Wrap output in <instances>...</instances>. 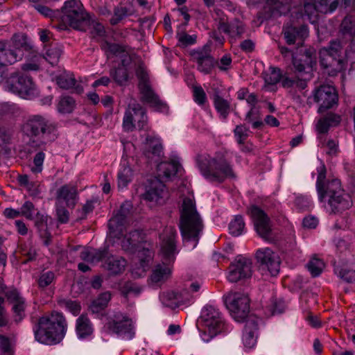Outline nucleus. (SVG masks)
<instances>
[{
    "mask_svg": "<svg viewBox=\"0 0 355 355\" xmlns=\"http://www.w3.org/2000/svg\"><path fill=\"white\" fill-rule=\"evenodd\" d=\"M21 129L23 135L28 139V146L35 150L43 149L58 137L56 123L41 114L29 116Z\"/></svg>",
    "mask_w": 355,
    "mask_h": 355,
    "instance_id": "f257e3e1",
    "label": "nucleus"
},
{
    "mask_svg": "<svg viewBox=\"0 0 355 355\" xmlns=\"http://www.w3.org/2000/svg\"><path fill=\"white\" fill-rule=\"evenodd\" d=\"M317 170L318 175L316 187L320 201L323 202L328 198V203L334 213L349 209L352 202L349 200V197L345 195L343 189H341L340 180L332 179L325 182L327 171L323 164Z\"/></svg>",
    "mask_w": 355,
    "mask_h": 355,
    "instance_id": "f03ea898",
    "label": "nucleus"
},
{
    "mask_svg": "<svg viewBox=\"0 0 355 355\" xmlns=\"http://www.w3.org/2000/svg\"><path fill=\"white\" fill-rule=\"evenodd\" d=\"M67 327V321L62 313L56 312L51 318L41 317L33 327L35 338L42 344L59 343L66 334Z\"/></svg>",
    "mask_w": 355,
    "mask_h": 355,
    "instance_id": "7ed1b4c3",
    "label": "nucleus"
},
{
    "mask_svg": "<svg viewBox=\"0 0 355 355\" xmlns=\"http://www.w3.org/2000/svg\"><path fill=\"white\" fill-rule=\"evenodd\" d=\"M180 212L179 227L183 241L192 242L193 248H195L203 230L202 220L195 202L189 198H184Z\"/></svg>",
    "mask_w": 355,
    "mask_h": 355,
    "instance_id": "20e7f679",
    "label": "nucleus"
},
{
    "mask_svg": "<svg viewBox=\"0 0 355 355\" xmlns=\"http://www.w3.org/2000/svg\"><path fill=\"white\" fill-rule=\"evenodd\" d=\"M352 51L343 40L336 39L320 50V64L330 76H335L344 69L345 60Z\"/></svg>",
    "mask_w": 355,
    "mask_h": 355,
    "instance_id": "39448f33",
    "label": "nucleus"
},
{
    "mask_svg": "<svg viewBox=\"0 0 355 355\" xmlns=\"http://www.w3.org/2000/svg\"><path fill=\"white\" fill-rule=\"evenodd\" d=\"M196 162L202 175L211 182L221 183L226 178H236L232 165L224 157L215 159L208 155H198Z\"/></svg>",
    "mask_w": 355,
    "mask_h": 355,
    "instance_id": "423d86ee",
    "label": "nucleus"
},
{
    "mask_svg": "<svg viewBox=\"0 0 355 355\" xmlns=\"http://www.w3.org/2000/svg\"><path fill=\"white\" fill-rule=\"evenodd\" d=\"M59 23L55 26L60 30L69 27L86 31L89 27V14L80 1L69 0L61 8Z\"/></svg>",
    "mask_w": 355,
    "mask_h": 355,
    "instance_id": "0eeeda50",
    "label": "nucleus"
},
{
    "mask_svg": "<svg viewBox=\"0 0 355 355\" xmlns=\"http://www.w3.org/2000/svg\"><path fill=\"white\" fill-rule=\"evenodd\" d=\"M121 248L130 254H137L140 267L146 270L152 259L153 252L149 243L144 240L142 230H135L125 234L121 241Z\"/></svg>",
    "mask_w": 355,
    "mask_h": 355,
    "instance_id": "6e6552de",
    "label": "nucleus"
},
{
    "mask_svg": "<svg viewBox=\"0 0 355 355\" xmlns=\"http://www.w3.org/2000/svg\"><path fill=\"white\" fill-rule=\"evenodd\" d=\"M176 232L171 230L168 235L162 241L161 252L164 259L163 264H158L153 270L151 280L153 283L159 284L166 281L171 276V270L167 266L173 262L176 252L175 238Z\"/></svg>",
    "mask_w": 355,
    "mask_h": 355,
    "instance_id": "1a4fd4ad",
    "label": "nucleus"
},
{
    "mask_svg": "<svg viewBox=\"0 0 355 355\" xmlns=\"http://www.w3.org/2000/svg\"><path fill=\"white\" fill-rule=\"evenodd\" d=\"M200 318L207 328L201 335L202 339L205 342H209L227 329L220 312L213 306H206L202 311Z\"/></svg>",
    "mask_w": 355,
    "mask_h": 355,
    "instance_id": "9d476101",
    "label": "nucleus"
},
{
    "mask_svg": "<svg viewBox=\"0 0 355 355\" xmlns=\"http://www.w3.org/2000/svg\"><path fill=\"white\" fill-rule=\"evenodd\" d=\"M292 62L295 72L298 76L306 75V78H311L312 71L317 62V53L313 47L301 49L298 53L292 54Z\"/></svg>",
    "mask_w": 355,
    "mask_h": 355,
    "instance_id": "9b49d317",
    "label": "nucleus"
},
{
    "mask_svg": "<svg viewBox=\"0 0 355 355\" xmlns=\"http://www.w3.org/2000/svg\"><path fill=\"white\" fill-rule=\"evenodd\" d=\"M224 302L235 320L243 322L248 316L250 299L247 295L237 292L230 293L224 297Z\"/></svg>",
    "mask_w": 355,
    "mask_h": 355,
    "instance_id": "f8f14e48",
    "label": "nucleus"
},
{
    "mask_svg": "<svg viewBox=\"0 0 355 355\" xmlns=\"http://www.w3.org/2000/svg\"><path fill=\"white\" fill-rule=\"evenodd\" d=\"M148 117L146 109L139 103L134 102L128 105L123 120V127L125 131L132 132L147 128Z\"/></svg>",
    "mask_w": 355,
    "mask_h": 355,
    "instance_id": "ddd939ff",
    "label": "nucleus"
},
{
    "mask_svg": "<svg viewBox=\"0 0 355 355\" xmlns=\"http://www.w3.org/2000/svg\"><path fill=\"white\" fill-rule=\"evenodd\" d=\"M313 100L319 105L318 112L320 114L337 106L338 96L334 87L322 85L315 89L313 93Z\"/></svg>",
    "mask_w": 355,
    "mask_h": 355,
    "instance_id": "4468645a",
    "label": "nucleus"
},
{
    "mask_svg": "<svg viewBox=\"0 0 355 355\" xmlns=\"http://www.w3.org/2000/svg\"><path fill=\"white\" fill-rule=\"evenodd\" d=\"M5 87L7 90L26 98L32 93L34 84L31 77L26 73L16 72L6 80Z\"/></svg>",
    "mask_w": 355,
    "mask_h": 355,
    "instance_id": "2eb2a0df",
    "label": "nucleus"
},
{
    "mask_svg": "<svg viewBox=\"0 0 355 355\" xmlns=\"http://www.w3.org/2000/svg\"><path fill=\"white\" fill-rule=\"evenodd\" d=\"M248 214L252 218L257 234L263 239H272L270 220L268 215L257 205H251L248 209Z\"/></svg>",
    "mask_w": 355,
    "mask_h": 355,
    "instance_id": "dca6fc26",
    "label": "nucleus"
},
{
    "mask_svg": "<svg viewBox=\"0 0 355 355\" xmlns=\"http://www.w3.org/2000/svg\"><path fill=\"white\" fill-rule=\"evenodd\" d=\"M105 327L109 332L120 336H126L128 339H132L135 336L132 320L120 312L110 318Z\"/></svg>",
    "mask_w": 355,
    "mask_h": 355,
    "instance_id": "f3484780",
    "label": "nucleus"
},
{
    "mask_svg": "<svg viewBox=\"0 0 355 355\" xmlns=\"http://www.w3.org/2000/svg\"><path fill=\"white\" fill-rule=\"evenodd\" d=\"M105 258H107L105 267L110 274L119 275L125 270L126 261L123 257L119 258L112 255L108 257V252L106 249L102 250L90 249V263L98 262Z\"/></svg>",
    "mask_w": 355,
    "mask_h": 355,
    "instance_id": "a211bd4d",
    "label": "nucleus"
},
{
    "mask_svg": "<svg viewBox=\"0 0 355 355\" xmlns=\"http://www.w3.org/2000/svg\"><path fill=\"white\" fill-rule=\"evenodd\" d=\"M228 279L231 282H237L252 276V262L244 257H238L229 267Z\"/></svg>",
    "mask_w": 355,
    "mask_h": 355,
    "instance_id": "6ab92c4d",
    "label": "nucleus"
},
{
    "mask_svg": "<svg viewBox=\"0 0 355 355\" xmlns=\"http://www.w3.org/2000/svg\"><path fill=\"white\" fill-rule=\"evenodd\" d=\"M256 258L262 270H267L272 276H276L279 272V261L277 256L269 248L257 251Z\"/></svg>",
    "mask_w": 355,
    "mask_h": 355,
    "instance_id": "aec40b11",
    "label": "nucleus"
},
{
    "mask_svg": "<svg viewBox=\"0 0 355 355\" xmlns=\"http://www.w3.org/2000/svg\"><path fill=\"white\" fill-rule=\"evenodd\" d=\"M168 196L165 184L158 179L153 180L143 194L144 200L157 205L164 204Z\"/></svg>",
    "mask_w": 355,
    "mask_h": 355,
    "instance_id": "412c9836",
    "label": "nucleus"
},
{
    "mask_svg": "<svg viewBox=\"0 0 355 355\" xmlns=\"http://www.w3.org/2000/svg\"><path fill=\"white\" fill-rule=\"evenodd\" d=\"M190 55L198 64V69L209 74L214 65V59L210 54V48L205 45L202 48L191 51Z\"/></svg>",
    "mask_w": 355,
    "mask_h": 355,
    "instance_id": "4be33fe9",
    "label": "nucleus"
},
{
    "mask_svg": "<svg viewBox=\"0 0 355 355\" xmlns=\"http://www.w3.org/2000/svg\"><path fill=\"white\" fill-rule=\"evenodd\" d=\"M133 208L130 201H125L114 214L108 221V228L111 233L121 232L123 227L126 223L128 216L131 214Z\"/></svg>",
    "mask_w": 355,
    "mask_h": 355,
    "instance_id": "5701e85b",
    "label": "nucleus"
},
{
    "mask_svg": "<svg viewBox=\"0 0 355 355\" xmlns=\"http://www.w3.org/2000/svg\"><path fill=\"white\" fill-rule=\"evenodd\" d=\"M8 301L12 304L13 318L15 322H21L26 316L25 300L15 288L9 290L6 293Z\"/></svg>",
    "mask_w": 355,
    "mask_h": 355,
    "instance_id": "b1692460",
    "label": "nucleus"
},
{
    "mask_svg": "<svg viewBox=\"0 0 355 355\" xmlns=\"http://www.w3.org/2000/svg\"><path fill=\"white\" fill-rule=\"evenodd\" d=\"M138 87L141 95V101L142 102L148 103L156 110L162 112H165L168 110L167 105L159 98L158 96L151 88L150 83L141 85L138 86Z\"/></svg>",
    "mask_w": 355,
    "mask_h": 355,
    "instance_id": "393cba45",
    "label": "nucleus"
},
{
    "mask_svg": "<svg viewBox=\"0 0 355 355\" xmlns=\"http://www.w3.org/2000/svg\"><path fill=\"white\" fill-rule=\"evenodd\" d=\"M159 299L164 306L175 309L182 303L189 302L192 299V295L189 294L187 289H185L180 293L173 291L164 292L160 294Z\"/></svg>",
    "mask_w": 355,
    "mask_h": 355,
    "instance_id": "a878e982",
    "label": "nucleus"
},
{
    "mask_svg": "<svg viewBox=\"0 0 355 355\" xmlns=\"http://www.w3.org/2000/svg\"><path fill=\"white\" fill-rule=\"evenodd\" d=\"M292 0H266L265 9L268 8V13L263 15L260 12L258 14V18L263 19L275 15H285L290 10V6Z\"/></svg>",
    "mask_w": 355,
    "mask_h": 355,
    "instance_id": "bb28decb",
    "label": "nucleus"
},
{
    "mask_svg": "<svg viewBox=\"0 0 355 355\" xmlns=\"http://www.w3.org/2000/svg\"><path fill=\"white\" fill-rule=\"evenodd\" d=\"M22 53L20 51L13 50L11 48L10 42L0 41V64L7 66L13 64L21 60Z\"/></svg>",
    "mask_w": 355,
    "mask_h": 355,
    "instance_id": "cd10ccee",
    "label": "nucleus"
},
{
    "mask_svg": "<svg viewBox=\"0 0 355 355\" xmlns=\"http://www.w3.org/2000/svg\"><path fill=\"white\" fill-rule=\"evenodd\" d=\"M76 189L73 186L65 184L57 191L56 205H62L73 209L76 203Z\"/></svg>",
    "mask_w": 355,
    "mask_h": 355,
    "instance_id": "c85d7f7f",
    "label": "nucleus"
},
{
    "mask_svg": "<svg viewBox=\"0 0 355 355\" xmlns=\"http://www.w3.org/2000/svg\"><path fill=\"white\" fill-rule=\"evenodd\" d=\"M283 33L288 44H294L297 40H302L309 34L308 26L305 24L299 26L287 25L284 27Z\"/></svg>",
    "mask_w": 355,
    "mask_h": 355,
    "instance_id": "c756f323",
    "label": "nucleus"
},
{
    "mask_svg": "<svg viewBox=\"0 0 355 355\" xmlns=\"http://www.w3.org/2000/svg\"><path fill=\"white\" fill-rule=\"evenodd\" d=\"M260 320L256 317L250 316L245 322L243 340L244 345L249 348L252 347L257 343V333Z\"/></svg>",
    "mask_w": 355,
    "mask_h": 355,
    "instance_id": "7c9ffc66",
    "label": "nucleus"
},
{
    "mask_svg": "<svg viewBox=\"0 0 355 355\" xmlns=\"http://www.w3.org/2000/svg\"><path fill=\"white\" fill-rule=\"evenodd\" d=\"M57 85L63 89H73L76 94H81L83 92V87L76 83L73 75L63 73L56 77Z\"/></svg>",
    "mask_w": 355,
    "mask_h": 355,
    "instance_id": "2f4dec72",
    "label": "nucleus"
},
{
    "mask_svg": "<svg viewBox=\"0 0 355 355\" xmlns=\"http://www.w3.org/2000/svg\"><path fill=\"white\" fill-rule=\"evenodd\" d=\"M162 150V146L158 139L150 136L146 137L143 153L147 158L152 159L153 156L159 157Z\"/></svg>",
    "mask_w": 355,
    "mask_h": 355,
    "instance_id": "473e14b6",
    "label": "nucleus"
},
{
    "mask_svg": "<svg viewBox=\"0 0 355 355\" xmlns=\"http://www.w3.org/2000/svg\"><path fill=\"white\" fill-rule=\"evenodd\" d=\"M56 302L60 309L69 311L74 316H77L80 313L81 305L80 302L77 300H73L63 296H58L56 298Z\"/></svg>",
    "mask_w": 355,
    "mask_h": 355,
    "instance_id": "72a5a7b5",
    "label": "nucleus"
},
{
    "mask_svg": "<svg viewBox=\"0 0 355 355\" xmlns=\"http://www.w3.org/2000/svg\"><path fill=\"white\" fill-rule=\"evenodd\" d=\"M338 33L343 37L349 38L355 35V16L346 15L339 26Z\"/></svg>",
    "mask_w": 355,
    "mask_h": 355,
    "instance_id": "f704fd0d",
    "label": "nucleus"
},
{
    "mask_svg": "<svg viewBox=\"0 0 355 355\" xmlns=\"http://www.w3.org/2000/svg\"><path fill=\"white\" fill-rule=\"evenodd\" d=\"M213 101L214 107L219 113L220 117L223 120H226L231 111L230 102L224 99L218 94H215L214 95Z\"/></svg>",
    "mask_w": 355,
    "mask_h": 355,
    "instance_id": "c9c22d12",
    "label": "nucleus"
},
{
    "mask_svg": "<svg viewBox=\"0 0 355 355\" xmlns=\"http://www.w3.org/2000/svg\"><path fill=\"white\" fill-rule=\"evenodd\" d=\"M125 61L122 60L121 64L117 67L110 69V75L119 85H124L128 80V69L124 64Z\"/></svg>",
    "mask_w": 355,
    "mask_h": 355,
    "instance_id": "e433bc0d",
    "label": "nucleus"
},
{
    "mask_svg": "<svg viewBox=\"0 0 355 355\" xmlns=\"http://www.w3.org/2000/svg\"><path fill=\"white\" fill-rule=\"evenodd\" d=\"M76 332L79 339H85L89 336V317L87 313H83L77 318Z\"/></svg>",
    "mask_w": 355,
    "mask_h": 355,
    "instance_id": "4c0bfd02",
    "label": "nucleus"
},
{
    "mask_svg": "<svg viewBox=\"0 0 355 355\" xmlns=\"http://www.w3.org/2000/svg\"><path fill=\"white\" fill-rule=\"evenodd\" d=\"M180 167V165L175 161L161 162L157 165V171L159 176L170 178L177 174Z\"/></svg>",
    "mask_w": 355,
    "mask_h": 355,
    "instance_id": "58836bf2",
    "label": "nucleus"
},
{
    "mask_svg": "<svg viewBox=\"0 0 355 355\" xmlns=\"http://www.w3.org/2000/svg\"><path fill=\"white\" fill-rule=\"evenodd\" d=\"M110 299L111 295L110 292L107 291L101 293L98 297L94 300L92 304H90V310L93 313L103 311L107 307Z\"/></svg>",
    "mask_w": 355,
    "mask_h": 355,
    "instance_id": "ea45409f",
    "label": "nucleus"
},
{
    "mask_svg": "<svg viewBox=\"0 0 355 355\" xmlns=\"http://www.w3.org/2000/svg\"><path fill=\"white\" fill-rule=\"evenodd\" d=\"M245 121L248 123H252V126L254 129L260 130L264 126V123L261 120L259 112L255 107H251V109L245 115Z\"/></svg>",
    "mask_w": 355,
    "mask_h": 355,
    "instance_id": "a19ab883",
    "label": "nucleus"
},
{
    "mask_svg": "<svg viewBox=\"0 0 355 355\" xmlns=\"http://www.w3.org/2000/svg\"><path fill=\"white\" fill-rule=\"evenodd\" d=\"M76 106V101L69 96H62L58 104L59 112L69 114L72 112Z\"/></svg>",
    "mask_w": 355,
    "mask_h": 355,
    "instance_id": "79ce46f5",
    "label": "nucleus"
},
{
    "mask_svg": "<svg viewBox=\"0 0 355 355\" xmlns=\"http://www.w3.org/2000/svg\"><path fill=\"white\" fill-rule=\"evenodd\" d=\"M132 170L129 166H124L118 173V187L123 189L131 182Z\"/></svg>",
    "mask_w": 355,
    "mask_h": 355,
    "instance_id": "37998d69",
    "label": "nucleus"
},
{
    "mask_svg": "<svg viewBox=\"0 0 355 355\" xmlns=\"http://www.w3.org/2000/svg\"><path fill=\"white\" fill-rule=\"evenodd\" d=\"M130 15V10L127 7L123 6V3L121 2L114 8V15L110 19V22L112 26H115Z\"/></svg>",
    "mask_w": 355,
    "mask_h": 355,
    "instance_id": "c03bdc74",
    "label": "nucleus"
},
{
    "mask_svg": "<svg viewBox=\"0 0 355 355\" xmlns=\"http://www.w3.org/2000/svg\"><path fill=\"white\" fill-rule=\"evenodd\" d=\"M90 34L96 40H104L107 34L104 26L92 19L90 15Z\"/></svg>",
    "mask_w": 355,
    "mask_h": 355,
    "instance_id": "a18cd8bd",
    "label": "nucleus"
},
{
    "mask_svg": "<svg viewBox=\"0 0 355 355\" xmlns=\"http://www.w3.org/2000/svg\"><path fill=\"white\" fill-rule=\"evenodd\" d=\"M245 223L241 216L237 215L229 225L230 233L234 236H240L244 230Z\"/></svg>",
    "mask_w": 355,
    "mask_h": 355,
    "instance_id": "49530a36",
    "label": "nucleus"
},
{
    "mask_svg": "<svg viewBox=\"0 0 355 355\" xmlns=\"http://www.w3.org/2000/svg\"><path fill=\"white\" fill-rule=\"evenodd\" d=\"M61 54L62 49L59 46H51L50 48L46 50L44 58L53 66L58 64Z\"/></svg>",
    "mask_w": 355,
    "mask_h": 355,
    "instance_id": "de8ad7c7",
    "label": "nucleus"
},
{
    "mask_svg": "<svg viewBox=\"0 0 355 355\" xmlns=\"http://www.w3.org/2000/svg\"><path fill=\"white\" fill-rule=\"evenodd\" d=\"M55 279V273L52 271H42L37 280V283L40 289H44L51 284Z\"/></svg>",
    "mask_w": 355,
    "mask_h": 355,
    "instance_id": "09e8293b",
    "label": "nucleus"
},
{
    "mask_svg": "<svg viewBox=\"0 0 355 355\" xmlns=\"http://www.w3.org/2000/svg\"><path fill=\"white\" fill-rule=\"evenodd\" d=\"M307 268L313 277L319 276L324 267V263L322 259L313 257L307 263Z\"/></svg>",
    "mask_w": 355,
    "mask_h": 355,
    "instance_id": "8fccbe9b",
    "label": "nucleus"
},
{
    "mask_svg": "<svg viewBox=\"0 0 355 355\" xmlns=\"http://www.w3.org/2000/svg\"><path fill=\"white\" fill-rule=\"evenodd\" d=\"M35 8L42 15L46 17H49L52 20L57 19L59 21L60 11V10H53L49 7L37 4L34 6Z\"/></svg>",
    "mask_w": 355,
    "mask_h": 355,
    "instance_id": "3c124183",
    "label": "nucleus"
},
{
    "mask_svg": "<svg viewBox=\"0 0 355 355\" xmlns=\"http://www.w3.org/2000/svg\"><path fill=\"white\" fill-rule=\"evenodd\" d=\"M270 73L266 75L265 82L268 85H274L278 83L282 78V74L279 68L270 67Z\"/></svg>",
    "mask_w": 355,
    "mask_h": 355,
    "instance_id": "603ef678",
    "label": "nucleus"
},
{
    "mask_svg": "<svg viewBox=\"0 0 355 355\" xmlns=\"http://www.w3.org/2000/svg\"><path fill=\"white\" fill-rule=\"evenodd\" d=\"M45 153L43 150H40L35 155L33 160V166L31 168L33 173H39L42 171Z\"/></svg>",
    "mask_w": 355,
    "mask_h": 355,
    "instance_id": "864d4df0",
    "label": "nucleus"
},
{
    "mask_svg": "<svg viewBox=\"0 0 355 355\" xmlns=\"http://www.w3.org/2000/svg\"><path fill=\"white\" fill-rule=\"evenodd\" d=\"M248 131L249 128L245 124H241L236 126L234 130V133L239 144H244L245 140L248 137Z\"/></svg>",
    "mask_w": 355,
    "mask_h": 355,
    "instance_id": "5fc2aeb1",
    "label": "nucleus"
},
{
    "mask_svg": "<svg viewBox=\"0 0 355 355\" xmlns=\"http://www.w3.org/2000/svg\"><path fill=\"white\" fill-rule=\"evenodd\" d=\"M338 276L347 283L355 284V265L349 268H341Z\"/></svg>",
    "mask_w": 355,
    "mask_h": 355,
    "instance_id": "6e6d98bb",
    "label": "nucleus"
},
{
    "mask_svg": "<svg viewBox=\"0 0 355 355\" xmlns=\"http://www.w3.org/2000/svg\"><path fill=\"white\" fill-rule=\"evenodd\" d=\"M101 48L105 53L112 55H117L124 51L123 47L116 43H111L107 41H103Z\"/></svg>",
    "mask_w": 355,
    "mask_h": 355,
    "instance_id": "4d7b16f0",
    "label": "nucleus"
},
{
    "mask_svg": "<svg viewBox=\"0 0 355 355\" xmlns=\"http://www.w3.org/2000/svg\"><path fill=\"white\" fill-rule=\"evenodd\" d=\"M285 303L282 299H277L272 297L271 299V303L269 306V311L272 315L281 314L284 311Z\"/></svg>",
    "mask_w": 355,
    "mask_h": 355,
    "instance_id": "13d9d810",
    "label": "nucleus"
},
{
    "mask_svg": "<svg viewBox=\"0 0 355 355\" xmlns=\"http://www.w3.org/2000/svg\"><path fill=\"white\" fill-rule=\"evenodd\" d=\"M67 207L62 205H56V216L58 223L66 224L69 220V212Z\"/></svg>",
    "mask_w": 355,
    "mask_h": 355,
    "instance_id": "bf43d9fd",
    "label": "nucleus"
},
{
    "mask_svg": "<svg viewBox=\"0 0 355 355\" xmlns=\"http://www.w3.org/2000/svg\"><path fill=\"white\" fill-rule=\"evenodd\" d=\"M26 39V36L24 35H14L12 38V42L14 45V49H12L20 51L21 53V49H28L29 46Z\"/></svg>",
    "mask_w": 355,
    "mask_h": 355,
    "instance_id": "052dcab7",
    "label": "nucleus"
},
{
    "mask_svg": "<svg viewBox=\"0 0 355 355\" xmlns=\"http://www.w3.org/2000/svg\"><path fill=\"white\" fill-rule=\"evenodd\" d=\"M304 13L311 19L312 17L317 16V13L320 12L319 6L314 2L305 1L304 3Z\"/></svg>",
    "mask_w": 355,
    "mask_h": 355,
    "instance_id": "680f3d73",
    "label": "nucleus"
},
{
    "mask_svg": "<svg viewBox=\"0 0 355 355\" xmlns=\"http://www.w3.org/2000/svg\"><path fill=\"white\" fill-rule=\"evenodd\" d=\"M12 133L11 128L0 125V146L10 144Z\"/></svg>",
    "mask_w": 355,
    "mask_h": 355,
    "instance_id": "e2e57ef3",
    "label": "nucleus"
},
{
    "mask_svg": "<svg viewBox=\"0 0 355 355\" xmlns=\"http://www.w3.org/2000/svg\"><path fill=\"white\" fill-rule=\"evenodd\" d=\"M179 42L184 46L194 44L196 42V35H188L187 33L182 32L178 33L177 35Z\"/></svg>",
    "mask_w": 355,
    "mask_h": 355,
    "instance_id": "0e129e2a",
    "label": "nucleus"
},
{
    "mask_svg": "<svg viewBox=\"0 0 355 355\" xmlns=\"http://www.w3.org/2000/svg\"><path fill=\"white\" fill-rule=\"evenodd\" d=\"M193 99L196 103L200 105H202L207 101V95L200 86H196L193 87Z\"/></svg>",
    "mask_w": 355,
    "mask_h": 355,
    "instance_id": "69168bd1",
    "label": "nucleus"
},
{
    "mask_svg": "<svg viewBox=\"0 0 355 355\" xmlns=\"http://www.w3.org/2000/svg\"><path fill=\"white\" fill-rule=\"evenodd\" d=\"M34 209V205L31 201H26L20 208V213L27 219L32 220Z\"/></svg>",
    "mask_w": 355,
    "mask_h": 355,
    "instance_id": "338daca9",
    "label": "nucleus"
},
{
    "mask_svg": "<svg viewBox=\"0 0 355 355\" xmlns=\"http://www.w3.org/2000/svg\"><path fill=\"white\" fill-rule=\"evenodd\" d=\"M0 351L4 355H11L12 351L10 339L3 335H0Z\"/></svg>",
    "mask_w": 355,
    "mask_h": 355,
    "instance_id": "774afa93",
    "label": "nucleus"
}]
</instances>
